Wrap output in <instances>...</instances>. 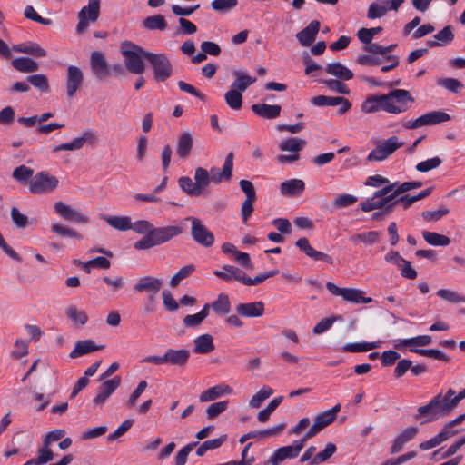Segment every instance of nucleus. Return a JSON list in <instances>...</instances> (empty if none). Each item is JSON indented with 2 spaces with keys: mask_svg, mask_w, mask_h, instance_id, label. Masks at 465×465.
Returning a JSON list of instances; mask_svg holds the SVG:
<instances>
[{
  "mask_svg": "<svg viewBox=\"0 0 465 465\" xmlns=\"http://www.w3.org/2000/svg\"><path fill=\"white\" fill-rule=\"evenodd\" d=\"M456 396L453 389H449L445 395L441 393L434 396L426 405L420 406L417 410L414 419L419 420L422 417L426 418L423 423L432 422L440 418L450 415L458 404H452Z\"/></svg>",
  "mask_w": 465,
  "mask_h": 465,
  "instance_id": "f257e3e1",
  "label": "nucleus"
},
{
  "mask_svg": "<svg viewBox=\"0 0 465 465\" xmlns=\"http://www.w3.org/2000/svg\"><path fill=\"white\" fill-rule=\"evenodd\" d=\"M121 53L124 58V64L128 72L138 75L143 74L145 64L143 59H146V55L151 52H147L139 45L126 41L121 44Z\"/></svg>",
  "mask_w": 465,
  "mask_h": 465,
  "instance_id": "f03ea898",
  "label": "nucleus"
},
{
  "mask_svg": "<svg viewBox=\"0 0 465 465\" xmlns=\"http://www.w3.org/2000/svg\"><path fill=\"white\" fill-rule=\"evenodd\" d=\"M163 286V280L152 276H143L134 285V290L137 292H145L147 294L144 311L153 312L156 307V297Z\"/></svg>",
  "mask_w": 465,
  "mask_h": 465,
  "instance_id": "7ed1b4c3",
  "label": "nucleus"
},
{
  "mask_svg": "<svg viewBox=\"0 0 465 465\" xmlns=\"http://www.w3.org/2000/svg\"><path fill=\"white\" fill-rule=\"evenodd\" d=\"M385 112L390 114H401L409 109V103H413L414 99L410 92L404 89H394L385 94Z\"/></svg>",
  "mask_w": 465,
  "mask_h": 465,
  "instance_id": "20e7f679",
  "label": "nucleus"
},
{
  "mask_svg": "<svg viewBox=\"0 0 465 465\" xmlns=\"http://www.w3.org/2000/svg\"><path fill=\"white\" fill-rule=\"evenodd\" d=\"M153 78L156 82H165L173 74V64L165 54L150 53L146 55Z\"/></svg>",
  "mask_w": 465,
  "mask_h": 465,
  "instance_id": "39448f33",
  "label": "nucleus"
},
{
  "mask_svg": "<svg viewBox=\"0 0 465 465\" xmlns=\"http://www.w3.org/2000/svg\"><path fill=\"white\" fill-rule=\"evenodd\" d=\"M59 184L58 179L46 171L34 175L28 184V190L35 194H45L54 192Z\"/></svg>",
  "mask_w": 465,
  "mask_h": 465,
  "instance_id": "423d86ee",
  "label": "nucleus"
},
{
  "mask_svg": "<svg viewBox=\"0 0 465 465\" xmlns=\"http://www.w3.org/2000/svg\"><path fill=\"white\" fill-rule=\"evenodd\" d=\"M327 290L335 296H341L344 301L355 304H366L372 302V298L365 297V292L354 288H340L331 282H326Z\"/></svg>",
  "mask_w": 465,
  "mask_h": 465,
  "instance_id": "0eeeda50",
  "label": "nucleus"
},
{
  "mask_svg": "<svg viewBox=\"0 0 465 465\" xmlns=\"http://www.w3.org/2000/svg\"><path fill=\"white\" fill-rule=\"evenodd\" d=\"M403 145L404 143L400 142L397 136H391L383 142H379L377 146L368 154L367 160L369 162L383 161Z\"/></svg>",
  "mask_w": 465,
  "mask_h": 465,
  "instance_id": "6e6552de",
  "label": "nucleus"
},
{
  "mask_svg": "<svg viewBox=\"0 0 465 465\" xmlns=\"http://www.w3.org/2000/svg\"><path fill=\"white\" fill-rule=\"evenodd\" d=\"M185 220L191 222V236L196 243L205 248L213 245L214 236L213 232L203 224L200 219L190 216Z\"/></svg>",
  "mask_w": 465,
  "mask_h": 465,
  "instance_id": "1a4fd4ad",
  "label": "nucleus"
},
{
  "mask_svg": "<svg viewBox=\"0 0 465 465\" xmlns=\"http://www.w3.org/2000/svg\"><path fill=\"white\" fill-rule=\"evenodd\" d=\"M306 145V141L298 137H291L282 141L279 144V149L282 152H291L292 154H281L277 156L279 163H292L299 159V152H301Z\"/></svg>",
  "mask_w": 465,
  "mask_h": 465,
  "instance_id": "9d476101",
  "label": "nucleus"
},
{
  "mask_svg": "<svg viewBox=\"0 0 465 465\" xmlns=\"http://www.w3.org/2000/svg\"><path fill=\"white\" fill-rule=\"evenodd\" d=\"M450 120V114L443 111H431L424 114L413 121L403 124L407 129H416L425 125H434Z\"/></svg>",
  "mask_w": 465,
  "mask_h": 465,
  "instance_id": "9b49d317",
  "label": "nucleus"
},
{
  "mask_svg": "<svg viewBox=\"0 0 465 465\" xmlns=\"http://www.w3.org/2000/svg\"><path fill=\"white\" fill-rule=\"evenodd\" d=\"M99 0H89L88 5L84 6L78 13V24L76 32L83 34L89 26V22H95L99 16Z\"/></svg>",
  "mask_w": 465,
  "mask_h": 465,
  "instance_id": "f8f14e48",
  "label": "nucleus"
},
{
  "mask_svg": "<svg viewBox=\"0 0 465 465\" xmlns=\"http://www.w3.org/2000/svg\"><path fill=\"white\" fill-rule=\"evenodd\" d=\"M90 66L93 74L98 80H105L111 74L110 66L104 54L99 51L92 52L90 56Z\"/></svg>",
  "mask_w": 465,
  "mask_h": 465,
  "instance_id": "ddd939ff",
  "label": "nucleus"
},
{
  "mask_svg": "<svg viewBox=\"0 0 465 465\" xmlns=\"http://www.w3.org/2000/svg\"><path fill=\"white\" fill-rule=\"evenodd\" d=\"M233 153L230 152L224 160L222 170L212 167L209 171L211 183H220L222 181H230L232 176Z\"/></svg>",
  "mask_w": 465,
  "mask_h": 465,
  "instance_id": "4468645a",
  "label": "nucleus"
},
{
  "mask_svg": "<svg viewBox=\"0 0 465 465\" xmlns=\"http://www.w3.org/2000/svg\"><path fill=\"white\" fill-rule=\"evenodd\" d=\"M312 104L315 106H336L341 104V107L338 110L339 114H343L346 112H348L351 107V102L342 97V96H337V97H331V96H325V95H318L312 98Z\"/></svg>",
  "mask_w": 465,
  "mask_h": 465,
  "instance_id": "2eb2a0df",
  "label": "nucleus"
},
{
  "mask_svg": "<svg viewBox=\"0 0 465 465\" xmlns=\"http://www.w3.org/2000/svg\"><path fill=\"white\" fill-rule=\"evenodd\" d=\"M84 74L80 68L74 65H69L66 76V94L69 98H73L78 89L83 84Z\"/></svg>",
  "mask_w": 465,
  "mask_h": 465,
  "instance_id": "dca6fc26",
  "label": "nucleus"
},
{
  "mask_svg": "<svg viewBox=\"0 0 465 465\" xmlns=\"http://www.w3.org/2000/svg\"><path fill=\"white\" fill-rule=\"evenodd\" d=\"M299 454L300 452L292 444L280 447L271 455L268 460L264 462V465H280L283 460L294 459L298 457Z\"/></svg>",
  "mask_w": 465,
  "mask_h": 465,
  "instance_id": "f3484780",
  "label": "nucleus"
},
{
  "mask_svg": "<svg viewBox=\"0 0 465 465\" xmlns=\"http://www.w3.org/2000/svg\"><path fill=\"white\" fill-rule=\"evenodd\" d=\"M235 311L242 317L258 318L264 313V303L262 302L239 303L235 307Z\"/></svg>",
  "mask_w": 465,
  "mask_h": 465,
  "instance_id": "a211bd4d",
  "label": "nucleus"
},
{
  "mask_svg": "<svg viewBox=\"0 0 465 465\" xmlns=\"http://www.w3.org/2000/svg\"><path fill=\"white\" fill-rule=\"evenodd\" d=\"M296 246L303 252L308 257L314 261H322L326 263L331 264L333 262L332 258L322 252L314 250L309 243V241L302 237L296 242Z\"/></svg>",
  "mask_w": 465,
  "mask_h": 465,
  "instance_id": "6ab92c4d",
  "label": "nucleus"
},
{
  "mask_svg": "<svg viewBox=\"0 0 465 465\" xmlns=\"http://www.w3.org/2000/svg\"><path fill=\"white\" fill-rule=\"evenodd\" d=\"M319 30L320 22L313 20L305 28L297 33L296 38L301 45L310 46L315 40Z\"/></svg>",
  "mask_w": 465,
  "mask_h": 465,
  "instance_id": "aec40b11",
  "label": "nucleus"
},
{
  "mask_svg": "<svg viewBox=\"0 0 465 465\" xmlns=\"http://www.w3.org/2000/svg\"><path fill=\"white\" fill-rule=\"evenodd\" d=\"M190 355V351L186 349H167L164 352L166 364L178 367L185 366Z\"/></svg>",
  "mask_w": 465,
  "mask_h": 465,
  "instance_id": "412c9836",
  "label": "nucleus"
},
{
  "mask_svg": "<svg viewBox=\"0 0 465 465\" xmlns=\"http://www.w3.org/2000/svg\"><path fill=\"white\" fill-rule=\"evenodd\" d=\"M151 232L154 236L156 243L160 245L181 234L182 229L179 226H165L159 228L153 226Z\"/></svg>",
  "mask_w": 465,
  "mask_h": 465,
  "instance_id": "4be33fe9",
  "label": "nucleus"
},
{
  "mask_svg": "<svg viewBox=\"0 0 465 465\" xmlns=\"http://www.w3.org/2000/svg\"><path fill=\"white\" fill-rule=\"evenodd\" d=\"M418 431L419 429L417 427H409L405 429L392 441L391 446V454H396L400 452L403 446L417 435Z\"/></svg>",
  "mask_w": 465,
  "mask_h": 465,
  "instance_id": "5701e85b",
  "label": "nucleus"
},
{
  "mask_svg": "<svg viewBox=\"0 0 465 465\" xmlns=\"http://www.w3.org/2000/svg\"><path fill=\"white\" fill-rule=\"evenodd\" d=\"M193 145V135L189 131H183L177 140L176 153L181 159H186L191 154Z\"/></svg>",
  "mask_w": 465,
  "mask_h": 465,
  "instance_id": "b1692460",
  "label": "nucleus"
},
{
  "mask_svg": "<svg viewBox=\"0 0 465 465\" xmlns=\"http://www.w3.org/2000/svg\"><path fill=\"white\" fill-rule=\"evenodd\" d=\"M305 189V183L301 179H290L280 185L281 193L284 196L294 197L300 195Z\"/></svg>",
  "mask_w": 465,
  "mask_h": 465,
  "instance_id": "393cba45",
  "label": "nucleus"
},
{
  "mask_svg": "<svg viewBox=\"0 0 465 465\" xmlns=\"http://www.w3.org/2000/svg\"><path fill=\"white\" fill-rule=\"evenodd\" d=\"M252 111L263 119H275L280 114L282 107L279 104H255L252 105Z\"/></svg>",
  "mask_w": 465,
  "mask_h": 465,
  "instance_id": "a878e982",
  "label": "nucleus"
},
{
  "mask_svg": "<svg viewBox=\"0 0 465 465\" xmlns=\"http://www.w3.org/2000/svg\"><path fill=\"white\" fill-rule=\"evenodd\" d=\"M54 211L56 213H58L63 218L69 220V221H74L78 223H86L87 218L79 213L77 211L73 209L71 206L64 204L62 202H57L54 204Z\"/></svg>",
  "mask_w": 465,
  "mask_h": 465,
  "instance_id": "bb28decb",
  "label": "nucleus"
},
{
  "mask_svg": "<svg viewBox=\"0 0 465 465\" xmlns=\"http://www.w3.org/2000/svg\"><path fill=\"white\" fill-rule=\"evenodd\" d=\"M385 94H371L361 104V109L366 114L376 113L380 110L385 111Z\"/></svg>",
  "mask_w": 465,
  "mask_h": 465,
  "instance_id": "cd10ccee",
  "label": "nucleus"
},
{
  "mask_svg": "<svg viewBox=\"0 0 465 465\" xmlns=\"http://www.w3.org/2000/svg\"><path fill=\"white\" fill-rule=\"evenodd\" d=\"M232 391V389L228 385H216L203 391L199 396V401L201 402L214 401L223 395L231 394Z\"/></svg>",
  "mask_w": 465,
  "mask_h": 465,
  "instance_id": "c85d7f7f",
  "label": "nucleus"
},
{
  "mask_svg": "<svg viewBox=\"0 0 465 465\" xmlns=\"http://www.w3.org/2000/svg\"><path fill=\"white\" fill-rule=\"evenodd\" d=\"M432 338L430 335H419L413 338L405 340L394 341L393 346L395 349H401L402 347H423L431 344Z\"/></svg>",
  "mask_w": 465,
  "mask_h": 465,
  "instance_id": "c756f323",
  "label": "nucleus"
},
{
  "mask_svg": "<svg viewBox=\"0 0 465 465\" xmlns=\"http://www.w3.org/2000/svg\"><path fill=\"white\" fill-rule=\"evenodd\" d=\"M381 237V232L369 231L360 233H355L349 238V241L357 245L359 242L370 246L380 242Z\"/></svg>",
  "mask_w": 465,
  "mask_h": 465,
  "instance_id": "7c9ffc66",
  "label": "nucleus"
},
{
  "mask_svg": "<svg viewBox=\"0 0 465 465\" xmlns=\"http://www.w3.org/2000/svg\"><path fill=\"white\" fill-rule=\"evenodd\" d=\"M93 139V134L91 132H85L82 136L74 138L70 143H61L54 147L53 152L57 153L60 151H75L81 149L84 144Z\"/></svg>",
  "mask_w": 465,
  "mask_h": 465,
  "instance_id": "2f4dec72",
  "label": "nucleus"
},
{
  "mask_svg": "<svg viewBox=\"0 0 465 465\" xmlns=\"http://www.w3.org/2000/svg\"><path fill=\"white\" fill-rule=\"evenodd\" d=\"M104 346H98L95 345L94 341L93 340H83V341H77L75 342V346L74 350L70 352L69 356L71 358H77L82 355L98 351L102 349Z\"/></svg>",
  "mask_w": 465,
  "mask_h": 465,
  "instance_id": "473e14b6",
  "label": "nucleus"
},
{
  "mask_svg": "<svg viewBox=\"0 0 465 465\" xmlns=\"http://www.w3.org/2000/svg\"><path fill=\"white\" fill-rule=\"evenodd\" d=\"M435 40H430L427 42V45L430 48L446 45L452 42L454 39V34L450 25H446L440 31L434 35Z\"/></svg>",
  "mask_w": 465,
  "mask_h": 465,
  "instance_id": "72a5a7b5",
  "label": "nucleus"
},
{
  "mask_svg": "<svg viewBox=\"0 0 465 465\" xmlns=\"http://www.w3.org/2000/svg\"><path fill=\"white\" fill-rule=\"evenodd\" d=\"M193 351L198 354H207L214 350L213 339L210 334H203L193 341Z\"/></svg>",
  "mask_w": 465,
  "mask_h": 465,
  "instance_id": "f704fd0d",
  "label": "nucleus"
},
{
  "mask_svg": "<svg viewBox=\"0 0 465 465\" xmlns=\"http://www.w3.org/2000/svg\"><path fill=\"white\" fill-rule=\"evenodd\" d=\"M325 71L331 75L343 81L351 80L353 73L339 62L326 64Z\"/></svg>",
  "mask_w": 465,
  "mask_h": 465,
  "instance_id": "c9c22d12",
  "label": "nucleus"
},
{
  "mask_svg": "<svg viewBox=\"0 0 465 465\" xmlns=\"http://www.w3.org/2000/svg\"><path fill=\"white\" fill-rule=\"evenodd\" d=\"M232 74L235 76V80L232 84V88L236 89L240 92H244L247 88L256 82V78L252 77L244 72L234 70Z\"/></svg>",
  "mask_w": 465,
  "mask_h": 465,
  "instance_id": "e433bc0d",
  "label": "nucleus"
},
{
  "mask_svg": "<svg viewBox=\"0 0 465 465\" xmlns=\"http://www.w3.org/2000/svg\"><path fill=\"white\" fill-rule=\"evenodd\" d=\"M11 64L15 70L21 73H33L39 68L38 63L29 57L15 58Z\"/></svg>",
  "mask_w": 465,
  "mask_h": 465,
  "instance_id": "4c0bfd02",
  "label": "nucleus"
},
{
  "mask_svg": "<svg viewBox=\"0 0 465 465\" xmlns=\"http://www.w3.org/2000/svg\"><path fill=\"white\" fill-rule=\"evenodd\" d=\"M115 389V379L104 381L99 389L97 395L94 399V402L98 405L103 404L107 400V398L114 391Z\"/></svg>",
  "mask_w": 465,
  "mask_h": 465,
  "instance_id": "58836bf2",
  "label": "nucleus"
},
{
  "mask_svg": "<svg viewBox=\"0 0 465 465\" xmlns=\"http://www.w3.org/2000/svg\"><path fill=\"white\" fill-rule=\"evenodd\" d=\"M341 410V405L336 404L331 409L325 411L320 414H318L314 421L320 426V428L324 429L326 426L330 425L336 418L337 413Z\"/></svg>",
  "mask_w": 465,
  "mask_h": 465,
  "instance_id": "ea45409f",
  "label": "nucleus"
},
{
  "mask_svg": "<svg viewBox=\"0 0 465 465\" xmlns=\"http://www.w3.org/2000/svg\"><path fill=\"white\" fill-rule=\"evenodd\" d=\"M210 305L217 314L226 315L231 311V302L229 297L225 293L218 294L215 301H213Z\"/></svg>",
  "mask_w": 465,
  "mask_h": 465,
  "instance_id": "a19ab883",
  "label": "nucleus"
},
{
  "mask_svg": "<svg viewBox=\"0 0 465 465\" xmlns=\"http://www.w3.org/2000/svg\"><path fill=\"white\" fill-rule=\"evenodd\" d=\"M209 310L210 305L209 303H206L203 305V309L199 312L195 314L186 315L183 320V325L185 327L199 326L202 323V322L208 316Z\"/></svg>",
  "mask_w": 465,
  "mask_h": 465,
  "instance_id": "79ce46f5",
  "label": "nucleus"
},
{
  "mask_svg": "<svg viewBox=\"0 0 465 465\" xmlns=\"http://www.w3.org/2000/svg\"><path fill=\"white\" fill-rule=\"evenodd\" d=\"M213 274L226 282L234 279L241 282L242 277V272L232 265H224L223 266V271H214Z\"/></svg>",
  "mask_w": 465,
  "mask_h": 465,
  "instance_id": "37998d69",
  "label": "nucleus"
},
{
  "mask_svg": "<svg viewBox=\"0 0 465 465\" xmlns=\"http://www.w3.org/2000/svg\"><path fill=\"white\" fill-rule=\"evenodd\" d=\"M388 13V6L385 0H377L370 4L367 11L369 19L381 18Z\"/></svg>",
  "mask_w": 465,
  "mask_h": 465,
  "instance_id": "c03bdc74",
  "label": "nucleus"
},
{
  "mask_svg": "<svg viewBox=\"0 0 465 465\" xmlns=\"http://www.w3.org/2000/svg\"><path fill=\"white\" fill-rule=\"evenodd\" d=\"M423 239L430 245L433 246H448L450 243V239L443 234L434 232H422Z\"/></svg>",
  "mask_w": 465,
  "mask_h": 465,
  "instance_id": "a18cd8bd",
  "label": "nucleus"
},
{
  "mask_svg": "<svg viewBox=\"0 0 465 465\" xmlns=\"http://www.w3.org/2000/svg\"><path fill=\"white\" fill-rule=\"evenodd\" d=\"M143 25L148 30L163 31L167 27V23L163 15H155L146 17L143 21Z\"/></svg>",
  "mask_w": 465,
  "mask_h": 465,
  "instance_id": "49530a36",
  "label": "nucleus"
},
{
  "mask_svg": "<svg viewBox=\"0 0 465 465\" xmlns=\"http://www.w3.org/2000/svg\"><path fill=\"white\" fill-rule=\"evenodd\" d=\"M67 317L74 322V326L84 325L88 321V316L84 311L78 310L75 306L71 305L65 312Z\"/></svg>",
  "mask_w": 465,
  "mask_h": 465,
  "instance_id": "de8ad7c7",
  "label": "nucleus"
},
{
  "mask_svg": "<svg viewBox=\"0 0 465 465\" xmlns=\"http://www.w3.org/2000/svg\"><path fill=\"white\" fill-rule=\"evenodd\" d=\"M224 99L227 105L232 110H240L242 105V92L232 88L224 94Z\"/></svg>",
  "mask_w": 465,
  "mask_h": 465,
  "instance_id": "09e8293b",
  "label": "nucleus"
},
{
  "mask_svg": "<svg viewBox=\"0 0 465 465\" xmlns=\"http://www.w3.org/2000/svg\"><path fill=\"white\" fill-rule=\"evenodd\" d=\"M178 184L180 188L189 196H200L202 194L194 181H193L189 176L180 177L178 180Z\"/></svg>",
  "mask_w": 465,
  "mask_h": 465,
  "instance_id": "8fccbe9b",
  "label": "nucleus"
},
{
  "mask_svg": "<svg viewBox=\"0 0 465 465\" xmlns=\"http://www.w3.org/2000/svg\"><path fill=\"white\" fill-rule=\"evenodd\" d=\"M411 351L416 352L420 356H425L432 359H436L439 361H443L445 362L450 361V358L444 353L443 351L438 350V349H417V348H411Z\"/></svg>",
  "mask_w": 465,
  "mask_h": 465,
  "instance_id": "3c124183",
  "label": "nucleus"
},
{
  "mask_svg": "<svg viewBox=\"0 0 465 465\" xmlns=\"http://www.w3.org/2000/svg\"><path fill=\"white\" fill-rule=\"evenodd\" d=\"M194 183L197 185L200 192L203 193V192L206 190V188L209 186L211 183L209 172L203 167L195 168Z\"/></svg>",
  "mask_w": 465,
  "mask_h": 465,
  "instance_id": "603ef678",
  "label": "nucleus"
},
{
  "mask_svg": "<svg viewBox=\"0 0 465 465\" xmlns=\"http://www.w3.org/2000/svg\"><path fill=\"white\" fill-rule=\"evenodd\" d=\"M34 170L25 165H20L14 169L12 176L15 180L21 183H28L34 177Z\"/></svg>",
  "mask_w": 465,
  "mask_h": 465,
  "instance_id": "864d4df0",
  "label": "nucleus"
},
{
  "mask_svg": "<svg viewBox=\"0 0 465 465\" xmlns=\"http://www.w3.org/2000/svg\"><path fill=\"white\" fill-rule=\"evenodd\" d=\"M380 347L377 341L361 342V343H348L342 347V351L348 352H363L369 351Z\"/></svg>",
  "mask_w": 465,
  "mask_h": 465,
  "instance_id": "5fc2aeb1",
  "label": "nucleus"
},
{
  "mask_svg": "<svg viewBox=\"0 0 465 465\" xmlns=\"http://www.w3.org/2000/svg\"><path fill=\"white\" fill-rule=\"evenodd\" d=\"M195 271L193 264H188L182 267L173 277L170 279L169 284L172 288H176L180 282L189 277Z\"/></svg>",
  "mask_w": 465,
  "mask_h": 465,
  "instance_id": "6e6d98bb",
  "label": "nucleus"
},
{
  "mask_svg": "<svg viewBox=\"0 0 465 465\" xmlns=\"http://www.w3.org/2000/svg\"><path fill=\"white\" fill-rule=\"evenodd\" d=\"M226 440V436H222L217 439L208 440L203 442L198 449L196 450V455L199 457L203 456L206 451L210 450H215L222 446V444Z\"/></svg>",
  "mask_w": 465,
  "mask_h": 465,
  "instance_id": "4d7b16f0",
  "label": "nucleus"
},
{
  "mask_svg": "<svg viewBox=\"0 0 465 465\" xmlns=\"http://www.w3.org/2000/svg\"><path fill=\"white\" fill-rule=\"evenodd\" d=\"M27 82L31 84L35 88L38 89L43 93L49 92L50 86L48 79L45 74H37L29 75L26 78Z\"/></svg>",
  "mask_w": 465,
  "mask_h": 465,
  "instance_id": "13d9d810",
  "label": "nucleus"
},
{
  "mask_svg": "<svg viewBox=\"0 0 465 465\" xmlns=\"http://www.w3.org/2000/svg\"><path fill=\"white\" fill-rule=\"evenodd\" d=\"M336 450V446L333 443H328L323 450L313 457L309 465H317L328 460L335 453Z\"/></svg>",
  "mask_w": 465,
  "mask_h": 465,
  "instance_id": "bf43d9fd",
  "label": "nucleus"
},
{
  "mask_svg": "<svg viewBox=\"0 0 465 465\" xmlns=\"http://www.w3.org/2000/svg\"><path fill=\"white\" fill-rule=\"evenodd\" d=\"M437 296L451 303H463L465 297L458 292L449 289H440L437 292Z\"/></svg>",
  "mask_w": 465,
  "mask_h": 465,
  "instance_id": "052dcab7",
  "label": "nucleus"
},
{
  "mask_svg": "<svg viewBox=\"0 0 465 465\" xmlns=\"http://www.w3.org/2000/svg\"><path fill=\"white\" fill-rule=\"evenodd\" d=\"M273 393V390L270 387L262 388L250 400V406L252 408H259L261 404Z\"/></svg>",
  "mask_w": 465,
  "mask_h": 465,
  "instance_id": "680f3d73",
  "label": "nucleus"
},
{
  "mask_svg": "<svg viewBox=\"0 0 465 465\" xmlns=\"http://www.w3.org/2000/svg\"><path fill=\"white\" fill-rule=\"evenodd\" d=\"M437 84L455 94L459 93L463 88V84L460 81L451 77L440 78L437 80Z\"/></svg>",
  "mask_w": 465,
  "mask_h": 465,
  "instance_id": "e2e57ef3",
  "label": "nucleus"
},
{
  "mask_svg": "<svg viewBox=\"0 0 465 465\" xmlns=\"http://www.w3.org/2000/svg\"><path fill=\"white\" fill-rule=\"evenodd\" d=\"M441 163L442 160L440 157L435 156L417 163L415 169L420 173H427L437 169Z\"/></svg>",
  "mask_w": 465,
  "mask_h": 465,
  "instance_id": "0e129e2a",
  "label": "nucleus"
},
{
  "mask_svg": "<svg viewBox=\"0 0 465 465\" xmlns=\"http://www.w3.org/2000/svg\"><path fill=\"white\" fill-rule=\"evenodd\" d=\"M238 4L237 0H213L211 7L218 13H226L233 9Z\"/></svg>",
  "mask_w": 465,
  "mask_h": 465,
  "instance_id": "69168bd1",
  "label": "nucleus"
},
{
  "mask_svg": "<svg viewBox=\"0 0 465 465\" xmlns=\"http://www.w3.org/2000/svg\"><path fill=\"white\" fill-rule=\"evenodd\" d=\"M54 453L50 449L49 445H45L43 442V447L38 450L37 457L34 458L36 465L46 464L47 462L53 460Z\"/></svg>",
  "mask_w": 465,
  "mask_h": 465,
  "instance_id": "338daca9",
  "label": "nucleus"
},
{
  "mask_svg": "<svg viewBox=\"0 0 465 465\" xmlns=\"http://www.w3.org/2000/svg\"><path fill=\"white\" fill-rule=\"evenodd\" d=\"M357 202V197L351 194H339L332 201V205L338 209H342L354 204Z\"/></svg>",
  "mask_w": 465,
  "mask_h": 465,
  "instance_id": "774afa93",
  "label": "nucleus"
}]
</instances>
